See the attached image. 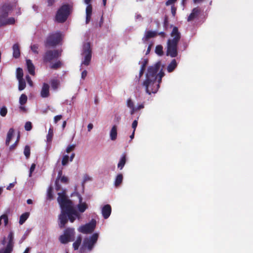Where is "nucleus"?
I'll list each match as a JSON object with an SVG mask.
<instances>
[{
    "label": "nucleus",
    "mask_w": 253,
    "mask_h": 253,
    "mask_svg": "<svg viewBox=\"0 0 253 253\" xmlns=\"http://www.w3.org/2000/svg\"><path fill=\"white\" fill-rule=\"evenodd\" d=\"M8 242L4 249V250L1 252L0 251V253H11L13 251V234L12 232L9 233L8 235Z\"/></svg>",
    "instance_id": "obj_11"
},
{
    "label": "nucleus",
    "mask_w": 253,
    "mask_h": 253,
    "mask_svg": "<svg viewBox=\"0 0 253 253\" xmlns=\"http://www.w3.org/2000/svg\"><path fill=\"white\" fill-rule=\"evenodd\" d=\"M27 96L25 94H22L20 96V98H19V103H20V104L21 105H23L25 104L27 102Z\"/></svg>",
    "instance_id": "obj_40"
},
{
    "label": "nucleus",
    "mask_w": 253,
    "mask_h": 253,
    "mask_svg": "<svg viewBox=\"0 0 253 253\" xmlns=\"http://www.w3.org/2000/svg\"><path fill=\"white\" fill-rule=\"evenodd\" d=\"M168 26V20L167 17H166L164 19V26L166 29Z\"/></svg>",
    "instance_id": "obj_62"
},
{
    "label": "nucleus",
    "mask_w": 253,
    "mask_h": 253,
    "mask_svg": "<svg viewBox=\"0 0 253 253\" xmlns=\"http://www.w3.org/2000/svg\"><path fill=\"white\" fill-rule=\"evenodd\" d=\"M14 186V183H11L9 184V185L7 187V190H10Z\"/></svg>",
    "instance_id": "obj_64"
},
{
    "label": "nucleus",
    "mask_w": 253,
    "mask_h": 253,
    "mask_svg": "<svg viewBox=\"0 0 253 253\" xmlns=\"http://www.w3.org/2000/svg\"><path fill=\"white\" fill-rule=\"evenodd\" d=\"M26 65H27V68L29 73L31 75H33V76L35 75V66L34 65V64H33L32 61L30 59L26 60Z\"/></svg>",
    "instance_id": "obj_18"
},
{
    "label": "nucleus",
    "mask_w": 253,
    "mask_h": 253,
    "mask_svg": "<svg viewBox=\"0 0 253 253\" xmlns=\"http://www.w3.org/2000/svg\"><path fill=\"white\" fill-rule=\"evenodd\" d=\"M53 136V130L52 128H49L48 134L46 136V139L47 142H50L52 141V137Z\"/></svg>",
    "instance_id": "obj_32"
},
{
    "label": "nucleus",
    "mask_w": 253,
    "mask_h": 253,
    "mask_svg": "<svg viewBox=\"0 0 253 253\" xmlns=\"http://www.w3.org/2000/svg\"><path fill=\"white\" fill-rule=\"evenodd\" d=\"M110 138L112 140H115L117 138V127L116 126H114L110 133Z\"/></svg>",
    "instance_id": "obj_24"
},
{
    "label": "nucleus",
    "mask_w": 253,
    "mask_h": 253,
    "mask_svg": "<svg viewBox=\"0 0 253 253\" xmlns=\"http://www.w3.org/2000/svg\"><path fill=\"white\" fill-rule=\"evenodd\" d=\"M165 73L163 71L162 69L159 72V79L158 81H152V82H149V84H148V86L146 84H144V82L143 83V85L145 86L146 92L149 94H151V93H156L159 87L160 84L162 82V79L164 76Z\"/></svg>",
    "instance_id": "obj_5"
},
{
    "label": "nucleus",
    "mask_w": 253,
    "mask_h": 253,
    "mask_svg": "<svg viewBox=\"0 0 253 253\" xmlns=\"http://www.w3.org/2000/svg\"><path fill=\"white\" fill-rule=\"evenodd\" d=\"M3 219L5 226L8 223V216L6 214H3L0 216V225L1 224V220Z\"/></svg>",
    "instance_id": "obj_42"
},
{
    "label": "nucleus",
    "mask_w": 253,
    "mask_h": 253,
    "mask_svg": "<svg viewBox=\"0 0 253 253\" xmlns=\"http://www.w3.org/2000/svg\"><path fill=\"white\" fill-rule=\"evenodd\" d=\"M60 55L61 52L57 49L47 50L42 55V61L45 63H50Z\"/></svg>",
    "instance_id": "obj_7"
},
{
    "label": "nucleus",
    "mask_w": 253,
    "mask_h": 253,
    "mask_svg": "<svg viewBox=\"0 0 253 253\" xmlns=\"http://www.w3.org/2000/svg\"><path fill=\"white\" fill-rule=\"evenodd\" d=\"M96 221L92 219L90 222L81 226L79 229V232L84 234L92 233L96 226Z\"/></svg>",
    "instance_id": "obj_10"
},
{
    "label": "nucleus",
    "mask_w": 253,
    "mask_h": 253,
    "mask_svg": "<svg viewBox=\"0 0 253 253\" xmlns=\"http://www.w3.org/2000/svg\"><path fill=\"white\" fill-rule=\"evenodd\" d=\"M75 156L74 153H72L70 157L67 155H64L61 162L62 165L65 166L68 164L69 161L72 162Z\"/></svg>",
    "instance_id": "obj_17"
},
{
    "label": "nucleus",
    "mask_w": 253,
    "mask_h": 253,
    "mask_svg": "<svg viewBox=\"0 0 253 253\" xmlns=\"http://www.w3.org/2000/svg\"><path fill=\"white\" fill-rule=\"evenodd\" d=\"M53 188L52 186H49L47 191V199L48 200H52L53 198L52 194Z\"/></svg>",
    "instance_id": "obj_37"
},
{
    "label": "nucleus",
    "mask_w": 253,
    "mask_h": 253,
    "mask_svg": "<svg viewBox=\"0 0 253 253\" xmlns=\"http://www.w3.org/2000/svg\"><path fill=\"white\" fill-rule=\"evenodd\" d=\"M148 60L147 59H144L141 63V69H143L144 70H145V68L146 67L147 64H148Z\"/></svg>",
    "instance_id": "obj_47"
},
{
    "label": "nucleus",
    "mask_w": 253,
    "mask_h": 253,
    "mask_svg": "<svg viewBox=\"0 0 253 253\" xmlns=\"http://www.w3.org/2000/svg\"><path fill=\"white\" fill-rule=\"evenodd\" d=\"M14 132V130L13 128H10L9 129V130L7 132V134L6 139L5 141L6 145H7V146L9 145L10 141L13 137Z\"/></svg>",
    "instance_id": "obj_23"
},
{
    "label": "nucleus",
    "mask_w": 253,
    "mask_h": 253,
    "mask_svg": "<svg viewBox=\"0 0 253 253\" xmlns=\"http://www.w3.org/2000/svg\"><path fill=\"white\" fill-rule=\"evenodd\" d=\"M62 63L60 61H57L55 63L51 65L50 68L54 69V70H56L58 68H61L62 66Z\"/></svg>",
    "instance_id": "obj_36"
},
{
    "label": "nucleus",
    "mask_w": 253,
    "mask_h": 253,
    "mask_svg": "<svg viewBox=\"0 0 253 253\" xmlns=\"http://www.w3.org/2000/svg\"><path fill=\"white\" fill-rule=\"evenodd\" d=\"M64 234L71 240L72 237H74L75 235L74 229L71 228H68L64 231Z\"/></svg>",
    "instance_id": "obj_25"
},
{
    "label": "nucleus",
    "mask_w": 253,
    "mask_h": 253,
    "mask_svg": "<svg viewBox=\"0 0 253 253\" xmlns=\"http://www.w3.org/2000/svg\"><path fill=\"white\" fill-rule=\"evenodd\" d=\"M41 96L42 98H46L49 96V86L47 84H43L41 91Z\"/></svg>",
    "instance_id": "obj_14"
},
{
    "label": "nucleus",
    "mask_w": 253,
    "mask_h": 253,
    "mask_svg": "<svg viewBox=\"0 0 253 253\" xmlns=\"http://www.w3.org/2000/svg\"><path fill=\"white\" fill-rule=\"evenodd\" d=\"M26 79L28 83V84H29L30 86H33V82L30 78V77L29 75H27L26 76Z\"/></svg>",
    "instance_id": "obj_52"
},
{
    "label": "nucleus",
    "mask_w": 253,
    "mask_h": 253,
    "mask_svg": "<svg viewBox=\"0 0 253 253\" xmlns=\"http://www.w3.org/2000/svg\"><path fill=\"white\" fill-rule=\"evenodd\" d=\"M23 72L21 68H18L16 70V77L18 80L23 79Z\"/></svg>",
    "instance_id": "obj_33"
},
{
    "label": "nucleus",
    "mask_w": 253,
    "mask_h": 253,
    "mask_svg": "<svg viewBox=\"0 0 253 253\" xmlns=\"http://www.w3.org/2000/svg\"><path fill=\"white\" fill-rule=\"evenodd\" d=\"M177 0H168L166 2V5L167 6H169L170 5H172Z\"/></svg>",
    "instance_id": "obj_56"
},
{
    "label": "nucleus",
    "mask_w": 253,
    "mask_h": 253,
    "mask_svg": "<svg viewBox=\"0 0 253 253\" xmlns=\"http://www.w3.org/2000/svg\"><path fill=\"white\" fill-rule=\"evenodd\" d=\"M83 54L84 55V59L82 64L88 66L91 58V49L89 42H86L84 44Z\"/></svg>",
    "instance_id": "obj_9"
},
{
    "label": "nucleus",
    "mask_w": 253,
    "mask_h": 253,
    "mask_svg": "<svg viewBox=\"0 0 253 253\" xmlns=\"http://www.w3.org/2000/svg\"><path fill=\"white\" fill-rule=\"evenodd\" d=\"M200 11L201 10L198 7L193 8L192 11V12L190 13V14L188 17V21H192L194 20L195 18H197L199 15Z\"/></svg>",
    "instance_id": "obj_15"
},
{
    "label": "nucleus",
    "mask_w": 253,
    "mask_h": 253,
    "mask_svg": "<svg viewBox=\"0 0 253 253\" xmlns=\"http://www.w3.org/2000/svg\"><path fill=\"white\" fill-rule=\"evenodd\" d=\"M126 163V156L123 154L118 164V168L120 169H122Z\"/></svg>",
    "instance_id": "obj_27"
},
{
    "label": "nucleus",
    "mask_w": 253,
    "mask_h": 253,
    "mask_svg": "<svg viewBox=\"0 0 253 253\" xmlns=\"http://www.w3.org/2000/svg\"><path fill=\"white\" fill-rule=\"evenodd\" d=\"M98 238V235L97 233H94L89 238H85L83 241L81 250H82L84 248H87L89 251H91L97 242Z\"/></svg>",
    "instance_id": "obj_8"
},
{
    "label": "nucleus",
    "mask_w": 253,
    "mask_h": 253,
    "mask_svg": "<svg viewBox=\"0 0 253 253\" xmlns=\"http://www.w3.org/2000/svg\"><path fill=\"white\" fill-rule=\"evenodd\" d=\"M24 154L27 159H28L30 156V147L28 145H26L24 150Z\"/></svg>",
    "instance_id": "obj_39"
},
{
    "label": "nucleus",
    "mask_w": 253,
    "mask_h": 253,
    "mask_svg": "<svg viewBox=\"0 0 253 253\" xmlns=\"http://www.w3.org/2000/svg\"><path fill=\"white\" fill-rule=\"evenodd\" d=\"M73 9V4L72 3L62 4L56 12L55 16L56 21L61 23L65 22L72 12Z\"/></svg>",
    "instance_id": "obj_3"
},
{
    "label": "nucleus",
    "mask_w": 253,
    "mask_h": 253,
    "mask_svg": "<svg viewBox=\"0 0 253 253\" xmlns=\"http://www.w3.org/2000/svg\"><path fill=\"white\" fill-rule=\"evenodd\" d=\"M30 48L32 51L36 54H39V45L37 44H34L31 45Z\"/></svg>",
    "instance_id": "obj_41"
},
{
    "label": "nucleus",
    "mask_w": 253,
    "mask_h": 253,
    "mask_svg": "<svg viewBox=\"0 0 253 253\" xmlns=\"http://www.w3.org/2000/svg\"><path fill=\"white\" fill-rule=\"evenodd\" d=\"M82 240V238L81 235L79 236L76 241L73 243V246L75 250H78Z\"/></svg>",
    "instance_id": "obj_28"
},
{
    "label": "nucleus",
    "mask_w": 253,
    "mask_h": 253,
    "mask_svg": "<svg viewBox=\"0 0 253 253\" xmlns=\"http://www.w3.org/2000/svg\"><path fill=\"white\" fill-rule=\"evenodd\" d=\"M24 127H25V129L26 130H27V131L31 130L32 129V125L31 122H27L25 123Z\"/></svg>",
    "instance_id": "obj_45"
},
{
    "label": "nucleus",
    "mask_w": 253,
    "mask_h": 253,
    "mask_svg": "<svg viewBox=\"0 0 253 253\" xmlns=\"http://www.w3.org/2000/svg\"><path fill=\"white\" fill-rule=\"evenodd\" d=\"M59 181L63 183L67 184L69 182V179L67 177L63 176L59 179Z\"/></svg>",
    "instance_id": "obj_48"
},
{
    "label": "nucleus",
    "mask_w": 253,
    "mask_h": 253,
    "mask_svg": "<svg viewBox=\"0 0 253 253\" xmlns=\"http://www.w3.org/2000/svg\"><path fill=\"white\" fill-rule=\"evenodd\" d=\"M51 86L53 89L56 90L58 87L59 85V81L57 79H53L51 80Z\"/></svg>",
    "instance_id": "obj_31"
},
{
    "label": "nucleus",
    "mask_w": 253,
    "mask_h": 253,
    "mask_svg": "<svg viewBox=\"0 0 253 253\" xmlns=\"http://www.w3.org/2000/svg\"><path fill=\"white\" fill-rule=\"evenodd\" d=\"M87 72L86 70H84L82 73V78L84 79L87 76Z\"/></svg>",
    "instance_id": "obj_61"
},
{
    "label": "nucleus",
    "mask_w": 253,
    "mask_h": 253,
    "mask_svg": "<svg viewBox=\"0 0 253 253\" xmlns=\"http://www.w3.org/2000/svg\"><path fill=\"white\" fill-rule=\"evenodd\" d=\"M127 106L129 108L134 107V103L130 98L128 99L127 100Z\"/></svg>",
    "instance_id": "obj_50"
},
{
    "label": "nucleus",
    "mask_w": 253,
    "mask_h": 253,
    "mask_svg": "<svg viewBox=\"0 0 253 253\" xmlns=\"http://www.w3.org/2000/svg\"><path fill=\"white\" fill-rule=\"evenodd\" d=\"M155 52L160 56H162L164 54L163 47L161 45H158L155 48Z\"/></svg>",
    "instance_id": "obj_34"
},
{
    "label": "nucleus",
    "mask_w": 253,
    "mask_h": 253,
    "mask_svg": "<svg viewBox=\"0 0 253 253\" xmlns=\"http://www.w3.org/2000/svg\"><path fill=\"white\" fill-rule=\"evenodd\" d=\"M15 22V20L13 17L9 18L7 20L5 19L6 25L13 24H14Z\"/></svg>",
    "instance_id": "obj_46"
},
{
    "label": "nucleus",
    "mask_w": 253,
    "mask_h": 253,
    "mask_svg": "<svg viewBox=\"0 0 253 253\" xmlns=\"http://www.w3.org/2000/svg\"><path fill=\"white\" fill-rule=\"evenodd\" d=\"M123 179V175L122 173L117 175L115 181V185L116 187L119 186L122 182Z\"/></svg>",
    "instance_id": "obj_29"
},
{
    "label": "nucleus",
    "mask_w": 253,
    "mask_h": 253,
    "mask_svg": "<svg viewBox=\"0 0 253 253\" xmlns=\"http://www.w3.org/2000/svg\"><path fill=\"white\" fill-rule=\"evenodd\" d=\"M19 137H20V136L19 134L17 137V140L16 141V142L13 145H12L10 146L9 149L10 150H12L15 148V146L17 145L18 141H19Z\"/></svg>",
    "instance_id": "obj_54"
},
{
    "label": "nucleus",
    "mask_w": 253,
    "mask_h": 253,
    "mask_svg": "<svg viewBox=\"0 0 253 253\" xmlns=\"http://www.w3.org/2000/svg\"><path fill=\"white\" fill-rule=\"evenodd\" d=\"M86 19L85 23L88 24L91 19V16L92 15V7L91 4H88L86 7Z\"/></svg>",
    "instance_id": "obj_20"
},
{
    "label": "nucleus",
    "mask_w": 253,
    "mask_h": 253,
    "mask_svg": "<svg viewBox=\"0 0 253 253\" xmlns=\"http://www.w3.org/2000/svg\"><path fill=\"white\" fill-rule=\"evenodd\" d=\"M144 71H145V70L140 69V71H139V77H138V78L137 79V81L138 82L139 81L140 79L143 76Z\"/></svg>",
    "instance_id": "obj_60"
},
{
    "label": "nucleus",
    "mask_w": 253,
    "mask_h": 253,
    "mask_svg": "<svg viewBox=\"0 0 253 253\" xmlns=\"http://www.w3.org/2000/svg\"><path fill=\"white\" fill-rule=\"evenodd\" d=\"M177 66V63L175 59H172L169 64L167 70L169 73L172 72Z\"/></svg>",
    "instance_id": "obj_26"
},
{
    "label": "nucleus",
    "mask_w": 253,
    "mask_h": 253,
    "mask_svg": "<svg viewBox=\"0 0 253 253\" xmlns=\"http://www.w3.org/2000/svg\"><path fill=\"white\" fill-rule=\"evenodd\" d=\"M158 35L157 31H147L145 32L144 36L142 38V40L144 43L146 42L151 39L156 37Z\"/></svg>",
    "instance_id": "obj_12"
},
{
    "label": "nucleus",
    "mask_w": 253,
    "mask_h": 253,
    "mask_svg": "<svg viewBox=\"0 0 253 253\" xmlns=\"http://www.w3.org/2000/svg\"><path fill=\"white\" fill-rule=\"evenodd\" d=\"M138 122L137 120H134L132 124V127L133 129V131H135L136 128L137 126Z\"/></svg>",
    "instance_id": "obj_55"
},
{
    "label": "nucleus",
    "mask_w": 253,
    "mask_h": 253,
    "mask_svg": "<svg viewBox=\"0 0 253 253\" xmlns=\"http://www.w3.org/2000/svg\"><path fill=\"white\" fill-rule=\"evenodd\" d=\"M58 195L57 201L61 209V213L59 215V226L63 228L68 222V219L71 222H73L77 217H80V214L74 208L71 200L68 199L65 190H63L61 193H58Z\"/></svg>",
    "instance_id": "obj_1"
},
{
    "label": "nucleus",
    "mask_w": 253,
    "mask_h": 253,
    "mask_svg": "<svg viewBox=\"0 0 253 253\" xmlns=\"http://www.w3.org/2000/svg\"><path fill=\"white\" fill-rule=\"evenodd\" d=\"M77 195L79 197L80 202V204L78 205V210L81 212H84L87 208V206L85 203H82L83 199L81 195L77 193Z\"/></svg>",
    "instance_id": "obj_16"
},
{
    "label": "nucleus",
    "mask_w": 253,
    "mask_h": 253,
    "mask_svg": "<svg viewBox=\"0 0 253 253\" xmlns=\"http://www.w3.org/2000/svg\"><path fill=\"white\" fill-rule=\"evenodd\" d=\"M62 118V116L61 115H57L54 118V123H57L59 121L61 120Z\"/></svg>",
    "instance_id": "obj_51"
},
{
    "label": "nucleus",
    "mask_w": 253,
    "mask_h": 253,
    "mask_svg": "<svg viewBox=\"0 0 253 253\" xmlns=\"http://www.w3.org/2000/svg\"><path fill=\"white\" fill-rule=\"evenodd\" d=\"M36 168V165L35 164H32L30 169V173H29V176L31 177L32 175V172L34 171Z\"/></svg>",
    "instance_id": "obj_53"
},
{
    "label": "nucleus",
    "mask_w": 253,
    "mask_h": 253,
    "mask_svg": "<svg viewBox=\"0 0 253 253\" xmlns=\"http://www.w3.org/2000/svg\"><path fill=\"white\" fill-rule=\"evenodd\" d=\"M170 36L173 38L168 40L166 53L167 56L175 57L178 55L177 45L181 38L180 33L177 27L173 28Z\"/></svg>",
    "instance_id": "obj_2"
},
{
    "label": "nucleus",
    "mask_w": 253,
    "mask_h": 253,
    "mask_svg": "<svg viewBox=\"0 0 253 253\" xmlns=\"http://www.w3.org/2000/svg\"><path fill=\"white\" fill-rule=\"evenodd\" d=\"M159 35V36H161L162 38H165L166 37V34L164 32H159V33L158 32V35Z\"/></svg>",
    "instance_id": "obj_63"
},
{
    "label": "nucleus",
    "mask_w": 253,
    "mask_h": 253,
    "mask_svg": "<svg viewBox=\"0 0 253 253\" xmlns=\"http://www.w3.org/2000/svg\"><path fill=\"white\" fill-rule=\"evenodd\" d=\"M62 175V171L60 170L58 172V175L55 181V189L56 191H59L61 189V186L59 184V179L63 176Z\"/></svg>",
    "instance_id": "obj_22"
},
{
    "label": "nucleus",
    "mask_w": 253,
    "mask_h": 253,
    "mask_svg": "<svg viewBox=\"0 0 253 253\" xmlns=\"http://www.w3.org/2000/svg\"><path fill=\"white\" fill-rule=\"evenodd\" d=\"M18 89L19 90H23L26 87V83L24 79L18 80Z\"/></svg>",
    "instance_id": "obj_38"
},
{
    "label": "nucleus",
    "mask_w": 253,
    "mask_h": 253,
    "mask_svg": "<svg viewBox=\"0 0 253 253\" xmlns=\"http://www.w3.org/2000/svg\"><path fill=\"white\" fill-rule=\"evenodd\" d=\"M13 56L15 58H18L20 56V47L18 43H15L12 46Z\"/></svg>",
    "instance_id": "obj_21"
},
{
    "label": "nucleus",
    "mask_w": 253,
    "mask_h": 253,
    "mask_svg": "<svg viewBox=\"0 0 253 253\" xmlns=\"http://www.w3.org/2000/svg\"><path fill=\"white\" fill-rule=\"evenodd\" d=\"M161 64L160 62L156 63L154 65L150 66L147 70L146 75V80L144 81V84L148 85L149 82L157 81L159 79L158 72L160 69Z\"/></svg>",
    "instance_id": "obj_4"
},
{
    "label": "nucleus",
    "mask_w": 253,
    "mask_h": 253,
    "mask_svg": "<svg viewBox=\"0 0 253 253\" xmlns=\"http://www.w3.org/2000/svg\"><path fill=\"white\" fill-rule=\"evenodd\" d=\"M12 9V6L10 4H4L1 7V15L4 17H7L8 12Z\"/></svg>",
    "instance_id": "obj_19"
},
{
    "label": "nucleus",
    "mask_w": 253,
    "mask_h": 253,
    "mask_svg": "<svg viewBox=\"0 0 253 253\" xmlns=\"http://www.w3.org/2000/svg\"><path fill=\"white\" fill-rule=\"evenodd\" d=\"M29 215V213L28 212H25L23 213L20 216L19 218V223L20 224H23L25 221L27 219Z\"/></svg>",
    "instance_id": "obj_30"
},
{
    "label": "nucleus",
    "mask_w": 253,
    "mask_h": 253,
    "mask_svg": "<svg viewBox=\"0 0 253 253\" xmlns=\"http://www.w3.org/2000/svg\"><path fill=\"white\" fill-rule=\"evenodd\" d=\"M7 17H4V15H0V27L6 25L5 19Z\"/></svg>",
    "instance_id": "obj_44"
},
{
    "label": "nucleus",
    "mask_w": 253,
    "mask_h": 253,
    "mask_svg": "<svg viewBox=\"0 0 253 253\" xmlns=\"http://www.w3.org/2000/svg\"><path fill=\"white\" fill-rule=\"evenodd\" d=\"M59 240L61 243L64 244L67 243L68 242L71 241V240L64 234L61 235L60 236Z\"/></svg>",
    "instance_id": "obj_35"
},
{
    "label": "nucleus",
    "mask_w": 253,
    "mask_h": 253,
    "mask_svg": "<svg viewBox=\"0 0 253 253\" xmlns=\"http://www.w3.org/2000/svg\"><path fill=\"white\" fill-rule=\"evenodd\" d=\"M152 46H153V43H151L149 44V45L148 46L146 52V55L150 53Z\"/></svg>",
    "instance_id": "obj_59"
},
{
    "label": "nucleus",
    "mask_w": 253,
    "mask_h": 253,
    "mask_svg": "<svg viewBox=\"0 0 253 253\" xmlns=\"http://www.w3.org/2000/svg\"><path fill=\"white\" fill-rule=\"evenodd\" d=\"M7 113V110L6 107L3 106L2 108H0V115L2 117H5Z\"/></svg>",
    "instance_id": "obj_43"
},
{
    "label": "nucleus",
    "mask_w": 253,
    "mask_h": 253,
    "mask_svg": "<svg viewBox=\"0 0 253 253\" xmlns=\"http://www.w3.org/2000/svg\"><path fill=\"white\" fill-rule=\"evenodd\" d=\"M112 211L111 207L110 205H105L102 209V214L105 219H107L110 215Z\"/></svg>",
    "instance_id": "obj_13"
},
{
    "label": "nucleus",
    "mask_w": 253,
    "mask_h": 253,
    "mask_svg": "<svg viewBox=\"0 0 253 253\" xmlns=\"http://www.w3.org/2000/svg\"><path fill=\"white\" fill-rule=\"evenodd\" d=\"M176 8L174 6L172 5L171 7V12L173 16H175L176 14Z\"/></svg>",
    "instance_id": "obj_58"
},
{
    "label": "nucleus",
    "mask_w": 253,
    "mask_h": 253,
    "mask_svg": "<svg viewBox=\"0 0 253 253\" xmlns=\"http://www.w3.org/2000/svg\"><path fill=\"white\" fill-rule=\"evenodd\" d=\"M61 41V36L60 33L57 32L49 34L44 42L45 47H54Z\"/></svg>",
    "instance_id": "obj_6"
},
{
    "label": "nucleus",
    "mask_w": 253,
    "mask_h": 253,
    "mask_svg": "<svg viewBox=\"0 0 253 253\" xmlns=\"http://www.w3.org/2000/svg\"><path fill=\"white\" fill-rule=\"evenodd\" d=\"M56 0H47L48 6H52L56 2Z\"/></svg>",
    "instance_id": "obj_57"
},
{
    "label": "nucleus",
    "mask_w": 253,
    "mask_h": 253,
    "mask_svg": "<svg viewBox=\"0 0 253 253\" xmlns=\"http://www.w3.org/2000/svg\"><path fill=\"white\" fill-rule=\"evenodd\" d=\"M75 148V145H72L68 146L66 149V152L67 153H70V152L73 151Z\"/></svg>",
    "instance_id": "obj_49"
}]
</instances>
